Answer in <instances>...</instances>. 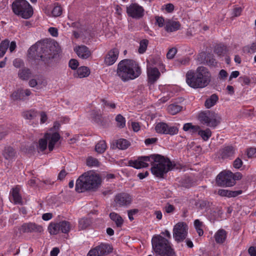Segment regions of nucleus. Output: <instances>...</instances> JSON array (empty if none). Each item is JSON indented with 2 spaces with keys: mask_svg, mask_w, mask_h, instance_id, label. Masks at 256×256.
<instances>
[{
  "mask_svg": "<svg viewBox=\"0 0 256 256\" xmlns=\"http://www.w3.org/2000/svg\"><path fill=\"white\" fill-rule=\"evenodd\" d=\"M126 12L129 16L138 19L144 16V10L142 6L138 4H132L127 7Z\"/></svg>",
  "mask_w": 256,
  "mask_h": 256,
  "instance_id": "ddd939ff",
  "label": "nucleus"
},
{
  "mask_svg": "<svg viewBox=\"0 0 256 256\" xmlns=\"http://www.w3.org/2000/svg\"><path fill=\"white\" fill-rule=\"evenodd\" d=\"M164 209L166 212L170 214L174 210L175 208L173 205L168 204L164 207Z\"/></svg>",
  "mask_w": 256,
  "mask_h": 256,
  "instance_id": "bf43d9fd",
  "label": "nucleus"
},
{
  "mask_svg": "<svg viewBox=\"0 0 256 256\" xmlns=\"http://www.w3.org/2000/svg\"><path fill=\"white\" fill-rule=\"evenodd\" d=\"M10 44L8 40H2L0 44V58H2L6 54Z\"/></svg>",
  "mask_w": 256,
  "mask_h": 256,
  "instance_id": "473e14b6",
  "label": "nucleus"
},
{
  "mask_svg": "<svg viewBox=\"0 0 256 256\" xmlns=\"http://www.w3.org/2000/svg\"><path fill=\"white\" fill-rule=\"evenodd\" d=\"M198 60L200 64H206L209 66H216L217 64L212 54H206L204 52H202L198 55Z\"/></svg>",
  "mask_w": 256,
  "mask_h": 256,
  "instance_id": "dca6fc26",
  "label": "nucleus"
},
{
  "mask_svg": "<svg viewBox=\"0 0 256 256\" xmlns=\"http://www.w3.org/2000/svg\"><path fill=\"white\" fill-rule=\"evenodd\" d=\"M235 153V148L232 146H224L220 150V155L222 158L232 157Z\"/></svg>",
  "mask_w": 256,
  "mask_h": 256,
  "instance_id": "4be33fe9",
  "label": "nucleus"
},
{
  "mask_svg": "<svg viewBox=\"0 0 256 256\" xmlns=\"http://www.w3.org/2000/svg\"><path fill=\"white\" fill-rule=\"evenodd\" d=\"M242 193V191L240 190L236 191L229 190V198L237 196Z\"/></svg>",
  "mask_w": 256,
  "mask_h": 256,
  "instance_id": "69168bd1",
  "label": "nucleus"
},
{
  "mask_svg": "<svg viewBox=\"0 0 256 256\" xmlns=\"http://www.w3.org/2000/svg\"><path fill=\"white\" fill-rule=\"evenodd\" d=\"M14 12L25 19L30 18L33 14L32 6L26 0H16L12 4Z\"/></svg>",
  "mask_w": 256,
  "mask_h": 256,
  "instance_id": "0eeeda50",
  "label": "nucleus"
},
{
  "mask_svg": "<svg viewBox=\"0 0 256 256\" xmlns=\"http://www.w3.org/2000/svg\"><path fill=\"white\" fill-rule=\"evenodd\" d=\"M132 200L131 196L125 192L118 194L114 198L116 203L120 206H126L131 204Z\"/></svg>",
  "mask_w": 256,
  "mask_h": 256,
  "instance_id": "f3484780",
  "label": "nucleus"
},
{
  "mask_svg": "<svg viewBox=\"0 0 256 256\" xmlns=\"http://www.w3.org/2000/svg\"><path fill=\"white\" fill-rule=\"evenodd\" d=\"M54 184V181L50 179H46L40 181V186L44 187V185L46 186H52Z\"/></svg>",
  "mask_w": 256,
  "mask_h": 256,
  "instance_id": "603ef678",
  "label": "nucleus"
},
{
  "mask_svg": "<svg viewBox=\"0 0 256 256\" xmlns=\"http://www.w3.org/2000/svg\"><path fill=\"white\" fill-rule=\"evenodd\" d=\"M152 244L156 256H176L170 240L161 234H155L152 236Z\"/></svg>",
  "mask_w": 256,
  "mask_h": 256,
  "instance_id": "423d86ee",
  "label": "nucleus"
},
{
  "mask_svg": "<svg viewBox=\"0 0 256 256\" xmlns=\"http://www.w3.org/2000/svg\"><path fill=\"white\" fill-rule=\"evenodd\" d=\"M226 238V232L223 229L218 230L214 235L216 242L218 244H222Z\"/></svg>",
  "mask_w": 256,
  "mask_h": 256,
  "instance_id": "393cba45",
  "label": "nucleus"
},
{
  "mask_svg": "<svg viewBox=\"0 0 256 256\" xmlns=\"http://www.w3.org/2000/svg\"><path fill=\"white\" fill-rule=\"evenodd\" d=\"M60 128V124L58 122H55L53 126L50 129V132H57L56 131L59 130Z\"/></svg>",
  "mask_w": 256,
  "mask_h": 256,
  "instance_id": "4d7b16f0",
  "label": "nucleus"
},
{
  "mask_svg": "<svg viewBox=\"0 0 256 256\" xmlns=\"http://www.w3.org/2000/svg\"><path fill=\"white\" fill-rule=\"evenodd\" d=\"M44 138L48 143V150L52 152L56 142L60 140V136L58 132H48L44 134Z\"/></svg>",
  "mask_w": 256,
  "mask_h": 256,
  "instance_id": "2eb2a0df",
  "label": "nucleus"
},
{
  "mask_svg": "<svg viewBox=\"0 0 256 256\" xmlns=\"http://www.w3.org/2000/svg\"><path fill=\"white\" fill-rule=\"evenodd\" d=\"M78 56L82 59H87L92 55L91 52L86 46H78L74 48Z\"/></svg>",
  "mask_w": 256,
  "mask_h": 256,
  "instance_id": "6ab92c4d",
  "label": "nucleus"
},
{
  "mask_svg": "<svg viewBox=\"0 0 256 256\" xmlns=\"http://www.w3.org/2000/svg\"><path fill=\"white\" fill-rule=\"evenodd\" d=\"M69 66L72 70H76L78 66V62L76 59H71L68 63Z\"/></svg>",
  "mask_w": 256,
  "mask_h": 256,
  "instance_id": "3c124183",
  "label": "nucleus"
},
{
  "mask_svg": "<svg viewBox=\"0 0 256 256\" xmlns=\"http://www.w3.org/2000/svg\"><path fill=\"white\" fill-rule=\"evenodd\" d=\"M119 54L117 48L111 50L106 55L104 59V63L107 66L113 64L116 60Z\"/></svg>",
  "mask_w": 256,
  "mask_h": 256,
  "instance_id": "aec40b11",
  "label": "nucleus"
},
{
  "mask_svg": "<svg viewBox=\"0 0 256 256\" xmlns=\"http://www.w3.org/2000/svg\"><path fill=\"white\" fill-rule=\"evenodd\" d=\"M48 32L53 36H58V30L56 28L50 27L48 28Z\"/></svg>",
  "mask_w": 256,
  "mask_h": 256,
  "instance_id": "e2e57ef3",
  "label": "nucleus"
},
{
  "mask_svg": "<svg viewBox=\"0 0 256 256\" xmlns=\"http://www.w3.org/2000/svg\"><path fill=\"white\" fill-rule=\"evenodd\" d=\"M20 192V188L18 186L12 188L10 191V196L12 197V202L15 204L22 205L23 204L22 197Z\"/></svg>",
  "mask_w": 256,
  "mask_h": 256,
  "instance_id": "a211bd4d",
  "label": "nucleus"
},
{
  "mask_svg": "<svg viewBox=\"0 0 256 256\" xmlns=\"http://www.w3.org/2000/svg\"><path fill=\"white\" fill-rule=\"evenodd\" d=\"M112 250V248L110 244L101 243L92 248L88 252L87 256H104L110 254Z\"/></svg>",
  "mask_w": 256,
  "mask_h": 256,
  "instance_id": "9b49d317",
  "label": "nucleus"
},
{
  "mask_svg": "<svg viewBox=\"0 0 256 256\" xmlns=\"http://www.w3.org/2000/svg\"><path fill=\"white\" fill-rule=\"evenodd\" d=\"M216 182L220 186H232L236 184L232 177V172L230 171L220 172L216 177Z\"/></svg>",
  "mask_w": 256,
  "mask_h": 256,
  "instance_id": "9d476101",
  "label": "nucleus"
},
{
  "mask_svg": "<svg viewBox=\"0 0 256 256\" xmlns=\"http://www.w3.org/2000/svg\"><path fill=\"white\" fill-rule=\"evenodd\" d=\"M138 211V209H132L128 211V218L130 220H134L133 216L136 214Z\"/></svg>",
  "mask_w": 256,
  "mask_h": 256,
  "instance_id": "680f3d73",
  "label": "nucleus"
},
{
  "mask_svg": "<svg viewBox=\"0 0 256 256\" xmlns=\"http://www.w3.org/2000/svg\"><path fill=\"white\" fill-rule=\"evenodd\" d=\"M247 156L248 158H252L256 156V148H250L248 150Z\"/></svg>",
  "mask_w": 256,
  "mask_h": 256,
  "instance_id": "5fc2aeb1",
  "label": "nucleus"
},
{
  "mask_svg": "<svg viewBox=\"0 0 256 256\" xmlns=\"http://www.w3.org/2000/svg\"><path fill=\"white\" fill-rule=\"evenodd\" d=\"M60 52V48L56 41L44 40L38 42L32 46L28 50V54L31 57L40 59L45 64Z\"/></svg>",
  "mask_w": 256,
  "mask_h": 256,
  "instance_id": "f03ea898",
  "label": "nucleus"
},
{
  "mask_svg": "<svg viewBox=\"0 0 256 256\" xmlns=\"http://www.w3.org/2000/svg\"><path fill=\"white\" fill-rule=\"evenodd\" d=\"M90 116L92 120L96 123L100 124L102 122V114H99L97 111L95 110H92Z\"/></svg>",
  "mask_w": 256,
  "mask_h": 256,
  "instance_id": "ea45409f",
  "label": "nucleus"
},
{
  "mask_svg": "<svg viewBox=\"0 0 256 256\" xmlns=\"http://www.w3.org/2000/svg\"><path fill=\"white\" fill-rule=\"evenodd\" d=\"M148 44V40L146 39L142 40L140 42L138 50L140 54H143L146 51Z\"/></svg>",
  "mask_w": 256,
  "mask_h": 256,
  "instance_id": "79ce46f5",
  "label": "nucleus"
},
{
  "mask_svg": "<svg viewBox=\"0 0 256 256\" xmlns=\"http://www.w3.org/2000/svg\"><path fill=\"white\" fill-rule=\"evenodd\" d=\"M180 24L178 22L168 20L166 21L165 30L167 32H173L180 29Z\"/></svg>",
  "mask_w": 256,
  "mask_h": 256,
  "instance_id": "5701e85b",
  "label": "nucleus"
},
{
  "mask_svg": "<svg viewBox=\"0 0 256 256\" xmlns=\"http://www.w3.org/2000/svg\"><path fill=\"white\" fill-rule=\"evenodd\" d=\"M130 142L124 138H120L116 142V146L120 150H126L130 146Z\"/></svg>",
  "mask_w": 256,
  "mask_h": 256,
  "instance_id": "c756f323",
  "label": "nucleus"
},
{
  "mask_svg": "<svg viewBox=\"0 0 256 256\" xmlns=\"http://www.w3.org/2000/svg\"><path fill=\"white\" fill-rule=\"evenodd\" d=\"M62 13V7L58 5V4H54L52 10V14L54 16H58Z\"/></svg>",
  "mask_w": 256,
  "mask_h": 256,
  "instance_id": "a18cd8bd",
  "label": "nucleus"
},
{
  "mask_svg": "<svg viewBox=\"0 0 256 256\" xmlns=\"http://www.w3.org/2000/svg\"><path fill=\"white\" fill-rule=\"evenodd\" d=\"M186 84L190 88H203L210 82L212 74L208 68L200 66L195 70H188L186 74Z\"/></svg>",
  "mask_w": 256,
  "mask_h": 256,
  "instance_id": "7ed1b4c3",
  "label": "nucleus"
},
{
  "mask_svg": "<svg viewBox=\"0 0 256 256\" xmlns=\"http://www.w3.org/2000/svg\"><path fill=\"white\" fill-rule=\"evenodd\" d=\"M177 52V49L176 48H172L169 50L167 54L166 57L168 59H172L174 58Z\"/></svg>",
  "mask_w": 256,
  "mask_h": 256,
  "instance_id": "de8ad7c7",
  "label": "nucleus"
},
{
  "mask_svg": "<svg viewBox=\"0 0 256 256\" xmlns=\"http://www.w3.org/2000/svg\"><path fill=\"white\" fill-rule=\"evenodd\" d=\"M158 140L156 138H148L145 140L144 143L146 145H150L156 143Z\"/></svg>",
  "mask_w": 256,
  "mask_h": 256,
  "instance_id": "13d9d810",
  "label": "nucleus"
},
{
  "mask_svg": "<svg viewBox=\"0 0 256 256\" xmlns=\"http://www.w3.org/2000/svg\"><path fill=\"white\" fill-rule=\"evenodd\" d=\"M218 194L222 196H227L229 198V190H220Z\"/></svg>",
  "mask_w": 256,
  "mask_h": 256,
  "instance_id": "0e129e2a",
  "label": "nucleus"
},
{
  "mask_svg": "<svg viewBox=\"0 0 256 256\" xmlns=\"http://www.w3.org/2000/svg\"><path fill=\"white\" fill-rule=\"evenodd\" d=\"M156 24L161 28L164 26V20L162 16H156Z\"/></svg>",
  "mask_w": 256,
  "mask_h": 256,
  "instance_id": "8fccbe9b",
  "label": "nucleus"
},
{
  "mask_svg": "<svg viewBox=\"0 0 256 256\" xmlns=\"http://www.w3.org/2000/svg\"><path fill=\"white\" fill-rule=\"evenodd\" d=\"M155 130L156 132L160 134L174 135L178 134V129L175 126H169L166 123L160 122L158 123Z\"/></svg>",
  "mask_w": 256,
  "mask_h": 256,
  "instance_id": "f8f14e48",
  "label": "nucleus"
},
{
  "mask_svg": "<svg viewBox=\"0 0 256 256\" xmlns=\"http://www.w3.org/2000/svg\"><path fill=\"white\" fill-rule=\"evenodd\" d=\"M238 80L242 85H248L250 82V78L246 76H240L238 78Z\"/></svg>",
  "mask_w": 256,
  "mask_h": 256,
  "instance_id": "09e8293b",
  "label": "nucleus"
},
{
  "mask_svg": "<svg viewBox=\"0 0 256 256\" xmlns=\"http://www.w3.org/2000/svg\"><path fill=\"white\" fill-rule=\"evenodd\" d=\"M12 98L14 100H24V92L22 89L18 90L14 92L11 95Z\"/></svg>",
  "mask_w": 256,
  "mask_h": 256,
  "instance_id": "4c0bfd02",
  "label": "nucleus"
},
{
  "mask_svg": "<svg viewBox=\"0 0 256 256\" xmlns=\"http://www.w3.org/2000/svg\"><path fill=\"white\" fill-rule=\"evenodd\" d=\"M40 123L44 124L46 121V120L48 119L47 115H46V113L44 112H41L40 113Z\"/></svg>",
  "mask_w": 256,
  "mask_h": 256,
  "instance_id": "338daca9",
  "label": "nucleus"
},
{
  "mask_svg": "<svg viewBox=\"0 0 256 256\" xmlns=\"http://www.w3.org/2000/svg\"><path fill=\"white\" fill-rule=\"evenodd\" d=\"M199 207L201 209L206 208L211 206L212 203L210 202L208 200H200L198 202Z\"/></svg>",
  "mask_w": 256,
  "mask_h": 256,
  "instance_id": "49530a36",
  "label": "nucleus"
},
{
  "mask_svg": "<svg viewBox=\"0 0 256 256\" xmlns=\"http://www.w3.org/2000/svg\"><path fill=\"white\" fill-rule=\"evenodd\" d=\"M48 230L51 234H58L60 230L59 222H51L48 226Z\"/></svg>",
  "mask_w": 256,
  "mask_h": 256,
  "instance_id": "7c9ffc66",
  "label": "nucleus"
},
{
  "mask_svg": "<svg viewBox=\"0 0 256 256\" xmlns=\"http://www.w3.org/2000/svg\"><path fill=\"white\" fill-rule=\"evenodd\" d=\"M148 82L154 84L160 78V74L156 68H148Z\"/></svg>",
  "mask_w": 256,
  "mask_h": 256,
  "instance_id": "412c9836",
  "label": "nucleus"
},
{
  "mask_svg": "<svg viewBox=\"0 0 256 256\" xmlns=\"http://www.w3.org/2000/svg\"><path fill=\"white\" fill-rule=\"evenodd\" d=\"M198 119L202 124L215 128L220 123L221 118L215 112L207 110L199 114Z\"/></svg>",
  "mask_w": 256,
  "mask_h": 256,
  "instance_id": "6e6552de",
  "label": "nucleus"
},
{
  "mask_svg": "<svg viewBox=\"0 0 256 256\" xmlns=\"http://www.w3.org/2000/svg\"><path fill=\"white\" fill-rule=\"evenodd\" d=\"M101 180L98 174L87 172L79 176L76 184V190L78 192H84L97 188L100 184Z\"/></svg>",
  "mask_w": 256,
  "mask_h": 256,
  "instance_id": "39448f33",
  "label": "nucleus"
},
{
  "mask_svg": "<svg viewBox=\"0 0 256 256\" xmlns=\"http://www.w3.org/2000/svg\"><path fill=\"white\" fill-rule=\"evenodd\" d=\"M116 72L122 80L126 82L138 78L141 74V70L136 61L126 59L119 62Z\"/></svg>",
  "mask_w": 256,
  "mask_h": 256,
  "instance_id": "20e7f679",
  "label": "nucleus"
},
{
  "mask_svg": "<svg viewBox=\"0 0 256 256\" xmlns=\"http://www.w3.org/2000/svg\"><path fill=\"white\" fill-rule=\"evenodd\" d=\"M218 100V96L214 94L210 96V98H207L204 102V106L207 108H210L214 106Z\"/></svg>",
  "mask_w": 256,
  "mask_h": 256,
  "instance_id": "bb28decb",
  "label": "nucleus"
},
{
  "mask_svg": "<svg viewBox=\"0 0 256 256\" xmlns=\"http://www.w3.org/2000/svg\"><path fill=\"white\" fill-rule=\"evenodd\" d=\"M190 59L189 58H186L178 60L176 61V64H180L182 65H188L189 64Z\"/></svg>",
  "mask_w": 256,
  "mask_h": 256,
  "instance_id": "6e6d98bb",
  "label": "nucleus"
},
{
  "mask_svg": "<svg viewBox=\"0 0 256 256\" xmlns=\"http://www.w3.org/2000/svg\"><path fill=\"white\" fill-rule=\"evenodd\" d=\"M107 148L106 142L104 140L100 141L95 146L96 151L99 154L104 153Z\"/></svg>",
  "mask_w": 256,
  "mask_h": 256,
  "instance_id": "72a5a7b5",
  "label": "nucleus"
},
{
  "mask_svg": "<svg viewBox=\"0 0 256 256\" xmlns=\"http://www.w3.org/2000/svg\"><path fill=\"white\" fill-rule=\"evenodd\" d=\"M60 230L62 233L68 234L70 229V223L66 220L59 222Z\"/></svg>",
  "mask_w": 256,
  "mask_h": 256,
  "instance_id": "c9c22d12",
  "label": "nucleus"
},
{
  "mask_svg": "<svg viewBox=\"0 0 256 256\" xmlns=\"http://www.w3.org/2000/svg\"><path fill=\"white\" fill-rule=\"evenodd\" d=\"M198 134L204 140L206 141L211 136L212 132L209 128H206V130H200L198 132Z\"/></svg>",
  "mask_w": 256,
  "mask_h": 256,
  "instance_id": "e433bc0d",
  "label": "nucleus"
},
{
  "mask_svg": "<svg viewBox=\"0 0 256 256\" xmlns=\"http://www.w3.org/2000/svg\"><path fill=\"white\" fill-rule=\"evenodd\" d=\"M91 224V220L88 218H82L79 221L78 227L81 230L86 228Z\"/></svg>",
  "mask_w": 256,
  "mask_h": 256,
  "instance_id": "58836bf2",
  "label": "nucleus"
},
{
  "mask_svg": "<svg viewBox=\"0 0 256 256\" xmlns=\"http://www.w3.org/2000/svg\"><path fill=\"white\" fill-rule=\"evenodd\" d=\"M90 74V70L88 67L81 66L74 74V76L76 78H83L88 76Z\"/></svg>",
  "mask_w": 256,
  "mask_h": 256,
  "instance_id": "b1692460",
  "label": "nucleus"
},
{
  "mask_svg": "<svg viewBox=\"0 0 256 256\" xmlns=\"http://www.w3.org/2000/svg\"><path fill=\"white\" fill-rule=\"evenodd\" d=\"M250 256H256V247L250 246L248 250Z\"/></svg>",
  "mask_w": 256,
  "mask_h": 256,
  "instance_id": "774afa93",
  "label": "nucleus"
},
{
  "mask_svg": "<svg viewBox=\"0 0 256 256\" xmlns=\"http://www.w3.org/2000/svg\"><path fill=\"white\" fill-rule=\"evenodd\" d=\"M148 162L152 166L151 171L152 174L160 178H164V174L175 166V164H173L169 158L158 154L139 156L136 160H130L128 164L129 166L140 169L148 167Z\"/></svg>",
  "mask_w": 256,
  "mask_h": 256,
  "instance_id": "f257e3e1",
  "label": "nucleus"
},
{
  "mask_svg": "<svg viewBox=\"0 0 256 256\" xmlns=\"http://www.w3.org/2000/svg\"><path fill=\"white\" fill-rule=\"evenodd\" d=\"M116 120L117 122V126L120 128H123L126 126L125 118L120 114H118L116 118Z\"/></svg>",
  "mask_w": 256,
  "mask_h": 256,
  "instance_id": "37998d69",
  "label": "nucleus"
},
{
  "mask_svg": "<svg viewBox=\"0 0 256 256\" xmlns=\"http://www.w3.org/2000/svg\"><path fill=\"white\" fill-rule=\"evenodd\" d=\"M48 145L47 140L44 137L43 138H41L38 141V149L41 152H44L46 150Z\"/></svg>",
  "mask_w": 256,
  "mask_h": 256,
  "instance_id": "c03bdc74",
  "label": "nucleus"
},
{
  "mask_svg": "<svg viewBox=\"0 0 256 256\" xmlns=\"http://www.w3.org/2000/svg\"><path fill=\"white\" fill-rule=\"evenodd\" d=\"M182 107L177 104H171L168 108V112L172 115L176 114L182 111Z\"/></svg>",
  "mask_w": 256,
  "mask_h": 256,
  "instance_id": "2f4dec72",
  "label": "nucleus"
},
{
  "mask_svg": "<svg viewBox=\"0 0 256 256\" xmlns=\"http://www.w3.org/2000/svg\"><path fill=\"white\" fill-rule=\"evenodd\" d=\"M16 154L15 150L10 146L5 148L3 152V156L6 160L13 158L15 156Z\"/></svg>",
  "mask_w": 256,
  "mask_h": 256,
  "instance_id": "cd10ccee",
  "label": "nucleus"
},
{
  "mask_svg": "<svg viewBox=\"0 0 256 256\" xmlns=\"http://www.w3.org/2000/svg\"><path fill=\"white\" fill-rule=\"evenodd\" d=\"M20 232H41L43 231L42 227L33 222L24 224L19 229Z\"/></svg>",
  "mask_w": 256,
  "mask_h": 256,
  "instance_id": "4468645a",
  "label": "nucleus"
},
{
  "mask_svg": "<svg viewBox=\"0 0 256 256\" xmlns=\"http://www.w3.org/2000/svg\"><path fill=\"white\" fill-rule=\"evenodd\" d=\"M188 230V225L184 222H178L173 228V237L178 242H183L187 236Z\"/></svg>",
  "mask_w": 256,
  "mask_h": 256,
  "instance_id": "1a4fd4ad",
  "label": "nucleus"
},
{
  "mask_svg": "<svg viewBox=\"0 0 256 256\" xmlns=\"http://www.w3.org/2000/svg\"><path fill=\"white\" fill-rule=\"evenodd\" d=\"M38 114V111L34 110H30L23 112V116L27 120H32L36 118Z\"/></svg>",
  "mask_w": 256,
  "mask_h": 256,
  "instance_id": "f704fd0d",
  "label": "nucleus"
},
{
  "mask_svg": "<svg viewBox=\"0 0 256 256\" xmlns=\"http://www.w3.org/2000/svg\"><path fill=\"white\" fill-rule=\"evenodd\" d=\"M242 164V162L239 158H236L234 162L233 166L236 168H240Z\"/></svg>",
  "mask_w": 256,
  "mask_h": 256,
  "instance_id": "864d4df0",
  "label": "nucleus"
},
{
  "mask_svg": "<svg viewBox=\"0 0 256 256\" xmlns=\"http://www.w3.org/2000/svg\"><path fill=\"white\" fill-rule=\"evenodd\" d=\"M110 219L114 222L116 226L118 228H120L124 223V220L120 215L114 212H110Z\"/></svg>",
  "mask_w": 256,
  "mask_h": 256,
  "instance_id": "a878e982",
  "label": "nucleus"
},
{
  "mask_svg": "<svg viewBox=\"0 0 256 256\" xmlns=\"http://www.w3.org/2000/svg\"><path fill=\"white\" fill-rule=\"evenodd\" d=\"M101 101L104 103V104L105 106H109L112 109H114L116 107V104L114 103H110L105 99H102Z\"/></svg>",
  "mask_w": 256,
  "mask_h": 256,
  "instance_id": "052dcab7",
  "label": "nucleus"
},
{
  "mask_svg": "<svg viewBox=\"0 0 256 256\" xmlns=\"http://www.w3.org/2000/svg\"><path fill=\"white\" fill-rule=\"evenodd\" d=\"M100 164L98 160L92 156H90L86 159V164L88 166H98Z\"/></svg>",
  "mask_w": 256,
  "mask_h": 256,
  "instance_id": "a19ab883",
  "label": "nucleus"
},
{
  "mask_svg": "<svg viewBox=\"0 0 256 256\" xmlns=\"http://www.w3.org/2000/svg\"><path fill=\"white\" fill-rule=\"evenodd\" d=\"M18 76L20 79L27 80L30 77L31 72L30 69L24 68L19 70Z\"/></svg>",
  "mask_w": 256,
  "mask_h": 256,
  "instance_id": "c85d7f7f",
  "label": "nucleus"
}]
</instances>
